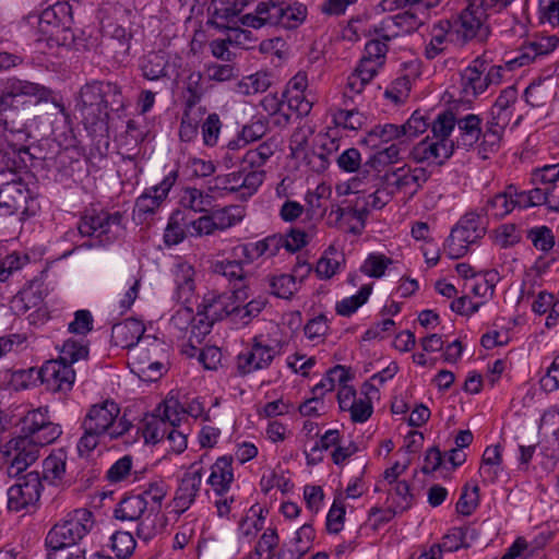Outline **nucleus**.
Segmentation results:
<instances>
[{
    "mask_svg": "<svg viewBox=\"0 0 559 559\" xmlns=\"http://www.w3.org/2000/svg\"><path fill=\"white\" fill-rule=\"evenodd\" d=\"M16 162L9 152L0 151V215H34L37 203L24 180L15 173Z\"/></svg>",
    "mask_w": 559,
    "mask_h": 559,
    "instance_id": "1",
    "label": "nucleus"
},
{
    "mask_svg": "<svg viewBox=\"0 0 559 559\" xmlns=\"http://www.w3.org/2000/svg\"><path fill=\"white\" fill-rule=\"evenodd\" d=\"M352 379L350 371L344 366H335L314 385V392L321 394L338 388L337 402L341 411L347 412L354 423H366L373 413L370 401L357 396L356 390L348 384Z\"/></svg>",
    "mask_w": 559,
    "mask_h": 559,
    "instance_id": "2",
    "label": "nucleus"
},
{
    "mask_svg": "<svg viewBox=\"0 0 559 559\" xmlns=\"http://www.w3.org/2000/svg\"><path fill=\"white\" fill-rule=\"evenodd\" d=\"M249 298L246 287L235 289L233 293L206 294L201 304L199 324L192 326V334L199 338L200 335L210 333L212 324L230 314L236 316L237 300L246 301Z\"/></svg>",
    "mask_w": 559,
    "mask_h": 559,
    "instance_id": "3",
    "label": "nucleus"
},
{
    "mask_svg": "<svg viewBox=\"0 0 559 559\" xmlns=\"http://www.w3.org/2000/svg\"><path fill=\"white\" fill-rule=\"evenodd\" d=\"M92 526V512L87 509H76L49 530L45 544L53 551L72 547L90 532Z\"/></svg>",
    "mask_w": 559,
    "mask_h": 559,
    "instance_id": "4",
    "label": "nucleus"
},
{
    "mask_svg": "<svg viewBox=\"0 0 559 559\" xmlns=\"http://www.w3.org/2000/svg\"><path fill=\"white\" fill-rule=\"evenodd\" d=\"M28 19L37 20L41 39L47 40L49 46H67L72 43V10L68 2L58 1L45 9L38 17Z\"/></svg>",
    "mask_w": 559,
    "mask_h": 559,
    "instance_id": "5",
    "label": "nucleus"
},
{
    "mask_svg": "<svg viewBox=\"0 0 559 559\" xmlns=\"http://www.w3.org/2000/svg\"><path fill=\"white\" fill-rule=\"evenodd\" d=\"M109 440H116L128 433L131 423L121 416L120 406L112 400H104L91 405L82 420Z\"/></svg>",
    "mask_w": 559,
    "mask_h": 559,
    "instance_id": "6",
    "label": "nucleus"
},
{
    "mask_svg": "<svg viewBox=\"0 0 559 559\" xmlns=\"http://www.w3.org/2000/svg\"><path fill=\"white\" fill-rule=\"evenodd\" d=\"M165 358V344L150 335L129 352L131 370L145 381H154L162 376Z\"/></svg>",
    "mask_w": 559,
    "mask_h": 559,
    "instance_id": "7",
    "label": "nucleus"
},
{
    "mask_svg": "<svg viewBox=\"0 0 559 559\" xmlns=\"http://www.w3.org/2000/svg\"><path fill=\"white\" fill-rule=\"evenodd\" d=\"M516 99L518 91L515 87L510 86L500 93L493 104L481 143L488 146L490 151H493L499 145L503 132L512 119L513 106Z\"/></svg>",
    "mask_w": 559,
    "mask_h": 559,
    "instance_id": "8",
    "label": "nucleus"
},
{
    "mask_svg": "<svg viewBox=\"0 0 559 559\" xmlns=\"http://www.w3.org/2000/svg\"><path fill=\"white\" fill-rule=\"evenodd\" d=\"M107 92L119 93L118 87L110 83L92 82L81 88L76 107L86 126L95 127L98 122L106 120L108 105L105 94Z\"/></svg>",
    "mask_w": 559,
    "mask_h": 559,
    "instance_id": "9",
    "label": "nucleus"
},
{
    "mask_svg": "<svg viewBox=\"0 0 559 559\" xmlns=\"http://www.w3.org/2000/svg\"><path fill=\"white\" fill-rule=\"evenodd\" d=\"M17 114L11 96L3 91L0 93V145L7 146L12 154L27 151L29 133L23 123L16 122L13 116Z\"/></svg>",
    "mask_w": 559,
    "mask_h": 559,
    "instance_id": "10",
    "label": "nucleus"
},
{
    "mask_svg": "<svg viewBox=\"0 0 559 559\" xmlns=\"http://www.w3.org/2000/svg\"><path fill=\"white\" fill-rule=\"evenodd\" d=\"M536 186L530 190L532 206L546 205L559 212V165H546L532 173Z\"/></svg>",
    "mask_w": 559,
    "mask_h": 559,
    "instance_id": "11",
    "label": "nucleus"
},
{
    "mask_svg": "<svg viewBox=\"0 0 559 559\" xmlns=\"http://www.w3.org/2000/svg\"><path fill=\"white\" fill-rule=\"evenodd\" d=\"M485 235V228L475 213L464 215L452 229L447 241V250L452 258L466 254L471 245L476 243Z\"/></svg>",
    "mask_w": 559,
    "mask_h": 559,
    "instance_id": "12",
    "label": "nucleus"
},
{
    "mask_svg": "<svg viewBox=\"0 0 559 559\" xmlns=\"http://www.w3.org/2000/svg\"><path fill=\"white\" fill-rule=\"evenodd\" d=\"M202 462L203 457H200L199 461L193 462L185 472L168 506L171 513L179 516L194 503L202 485Z\"/></svg>",
    "mask_w": 559,
    "mask_h": 559,
    "instance_id": "13",
    "label": "nucleus"
},
{
    "mask_svg": "<svg viewBox=\"0 0 559 559\" xmlns=\"http://www.w3.org/2000/svg\"><path fill=\"white\" fill-rule=\"evenodd\" d=\"M278 354L277 346L264 335L254 336L250 347L237 356V367L240 373L248 374L267 368Z\"/></svg>",
    "mask_w": 559,
    "mask_h": 559,
    "instance_id": "14",
    "label": "nucleus"
},
{
    "mask_svg": "<svg viewBox=\"0 0 559 559\" xmlns=\"http://www.w3.org/2000/svg\"><path fill=\"white\" fill-rule=\"evenodd\" d=\"M428 180V173L423 167L404 165L384 175L386 189L394 194H403L407 199L418 192Z\"/></svg>",
    "mask_w": 559,
    "mask_h": 559,
    "instance_id": "15",
    "label": "nucleus"
},
{
    "mask_svg": "<svg viewBox=\"0 0 559 559\" xmlns=\"http://www.w3.org/2000/svg\"><path fill=\"white\" fill-rule=\"evenodd\" d=\"M515 0H468V8L463 13L462 25L467 35L484 34L486 20L490 14H498Z\"/></svg>",
    "mask_w": 559,
    "mask_h": 559,
    "instance_id": "16",
    "label": "nucleus"
},
{
    "mask_svg": "<svg viewBox=\"0 0 559 559\" xmlns=\"http://www.w3.org/2000/svg\"><path fill=\"white\" fill-rule=\"evenodd\" d=\"M22 430L23 436L32 437L41 445L52 443L62 433L61 427L49 419L47 407L28 412L22 420Z\"/></svg>",
    "mask_w": 559,
    "mask_h": 559,
    "instance_id": "17",
    "label": "nucleus"
},
{
    "mask_svg": "<svg viewBox=\"0 0 559 559\" xmlns=\"http://www.w3.org/2000/svg\"><path fill=\"white\" fill-rule=\"evenodd\" d=\"M41 492V481L37 473H28L19 478L8 489V508L20 512L36 504Z\"/></svg>",
    "mask_w": 559,
    "mask_h": 559,
    "instance_id": "18",
    "label": "nucleus"
},
{
    "mask_svg": "<svg viewBox=\"0 0 559 559\" xmlns=\"http://www.w3.org/2000/svg\"><path fill=\"white\" fill-rule=\"evenodd\" d=\"M532 206L530 190H520L511 185L502 192L488 199L485 211L488 216L502 218L515 209H527Z\"/></svg>",
    "mask_w": 559,
    "mask_h": 559,
    "instance_id": "19",
    "label": "nucleus"
},
{
    "mask_svg": "<svg viewBox=\"0 0 559 559\" xmlns=\"http://www.w3.org/2000/svg\"><path fill=\"white\" fill-rule=\"evenodd\" d=\"M41 447L35 439L26 436H19L8 441L4 449L10 460L11 471L15 474L25 471L36 462Z\"/></svg>",
    "mask_w": 559,
    "mask_h": 559,
    "instance_id": "20",
    "label": "nucleus"
},
{
    "mask_svg": "<svg viewBox=\"0 0 559 559\" xmlns=\"http://www.w3.org/2000/svg\"><path fill=\"white\" fill-rule=\"evenodd\" d=\"M12 308L17 313H28V321L32 324L40 325L49 319V311L44 304L43 294L38 287L28 286L23 288L12 300Z\"/></svg>",
    "mask_w": 559,
    "mask_h": 559,
    "instance_id": "21",
    "label": "nucleus"
},
{
    "mask_svg": "<svg viewBox=\"0 0 559 559\" xmlns=\"http://www.w3.org/2000/svg\"><path fill=\"white\" fill-rule=\"evenodd\" d=\"M454 151L452 140H443L433 135L418 142L412 150V156L419 163L441 165L449 159Z\"/></svg>",
    "mask_w": 559,
    "mask_h": 559,
    "instance_id": "22",
    "label": "nucleus"
},
{
    "mask_svg": "<svg viewBox=\"0 0 559 559\" xmlns=\"http://www.w3.org/2000/svg\"><path fill=\"white\" fill-rule=\"evenodd\" d=\"M39 376L46 388L53 392L70 391L75 381V372L71 365L59 358L46 361Z\"/></svg>",
    "mask_w": 559,
    "mask_h": 559,
    "instance_id": "23",
    "label": "nucleus"
},
{
    "mask_svg": "<svg viewBox=\"0 0 559 559\" xmlns=\"http://www.w3.org/2000/svg\"><path fill=\"white\" fill-rule=\"evenodd\" d=\"M7 95L11 96V100L14 103L19 96L35 97L37 103L51 102L55 108L62 115H66V108L63 104L56 97L53 92L40 84L28 82V81H13L3 91Z\"/></svg>",
    "mask_w": 559,
    "mask_h": 559,
    "instance_id": "24",
    "label": "nucleus"
},
{
    "mask_svg": "<svg viewBox=\"0 0 559 559\" xmlns=\"http://www.w3.org/2000/svg\"><path fill=\"white\" fill-rule=\"evenodd\" d=\"M235 481L233 457L222 455L210 467V475L206 484L218 497L227 496Z\"/></svg>",
    "mask_w": 559,
    "mask_h": 559,
    "instance_id": "25",
    "label": "nucleus"
},
{
    "mask_svg": "<svg viewBox=\"0 0 559 559\" xmlns=\"http://www.w3.org/2000/svg\"><path fill=\"white\" fill-rule=\"evenodd\" d=\"M311 272L309 263L300 262L294 269V274H276L269 278L271 293L280 298H290L299 288V283Z\"/></svg>",
    "mask_w": 559,
    "mask_h": 559,
    "instance_id": "26",
    "label": "nucleus"
},
{
    "mask_svg": "<svg viewBox=\"0 0 559 559\" xmlns=\"http://www.w3.org/2000/svg\"><path fill=\"white\" fill-rule=\"evenodd\" d=\"M173 281L175 284L174 296L182 302H189L194 296L195 290V269L192 264L183 260H176L171 267Z\"/></svg>",
    "mask_w": 559,
    "mask_h": 559,
    "instance_id": "27",
    "label": "nucleus"
},
{
    "mask_svg": "<svg viewBox=\"0 0 559 559\" xmlns=\"http://www.w3.org/2000/svg\"><path fill=\"white\" fill-rule=\"evenodd\" d=\"M486 71L487 61L483 58H476L462 71L461 90L464 98H474L487 90Z\"/></svg>",
    "mask_w": 559,
    "mask_h": 559,
    "instance_id": "28",
    "label": "nucleus"
},
{
    "mask_svg": "<svg viewBox=\"0 0 559 559\" xmlns=\"http://www.w3.org/2000/svg\"><path fill=\"white\" fill-rule=\"evenodd\" d=\"M177 180V173L170 171L156 186L143 192L135 202V209L139 213H154L167 198L170 189Z\"/></svg>",
    "mask_w": 559,
    "mask_h": 559,
    "instance_id": "29",
    "label": "nucleus"
},
{
    "mask_svg": "<svg viewBox=\"0 0 559 559\" xmlns=\"http://www.w3.org/2000/svg\"><path fill=\"white\" fill-rule=\"evenodd\" d=\"M281 13V1L265 0L259 2L253 12L245 14L241 17V22L243 25L252 28L278 26Z\"/></svg>",
    "mask_w": 559,
    "mask_h": 559,
    "instance_id": "30",
    "label": "nucleus"
},
{
    "mask_svg": "<svg viewBox=\"0 0 559 559\" xmlns=\"http://www.w3.org/2000/svg\"><path fill=\"white\" fill-rule=\"evenodd\" d=\"M382 68V66L372 60L361 58L358 66L347 78L345 94L350 97L361 94Z\"/></svg>",
    "mask_w": 559,
    "mask_h": 559,
    "instance_id": "31",
    "label": "nucleus"
},
{
    "mask_svg": "<svg viewBox=\"0 0 559 559\" xmlns=\"http://www.w3.org/2000/svg\"><path fill=\"white\" fill-rule=\"evenodd\" d=\"M280 249L278 240L275 237H267L255 242L241 243L233 248L231 255L236 259H243L246 263L253 262L259 258H271Z\"/></svg>",
    "mask_w": 559,
    "mask_h": 559,
    "instance_id": "32",
    "label": "nucleus"
},
{
    "mask_svg": "<svg viewBox=\"0 0 559 559\" xmlns=\"http://www.w3.org/2000/svg\"><path fill=\"white\" fill-rule=\"evenodd\" d=\"M145 326L142 321L129 318L114 325L111 337L116 346L128 348L129 350L140 344L145 336Z\"/></svg>",
    "mask_w": 559,
    "mask_h": 559,
    "instance_id": "33",
    "label": "nucleus"
},
{
    "mask_svg": "<svg viewBox=\"0 0 559 559\" xmlns=\"http://www.w3.org/2000/svg\"><path fill=\"white\" fill-rule=\"evenodd\" d=\"M267 514L269 510L266 508L253 504L238 523V539L246 540L248 543L254 540L258 534L264 528Z\"/></svg>",
    "mask_w": 559,
    "mask_h": 559,
    "instance_id": "34",
    "label": "nucleus"
},
{
    "mask_svg": "<svg viewBox=\"0 0 559 559\" xmlns=\"http://www.w3.org/2000/svg\"><path fill=\"white\" fill-rule=\"evenodd\" d=\"M559 46V37L551 35L531 43L518 57L507 61L510 70L530 64L537 56L547 55Z\"/></svg>",
    "mask_w": 559,
    "mask_h": 559,
    "instance_id": "35",
    "label": "nucleus"
},
{
    "mask_svg": "<svg viewBox=\"0 0 559 559\" xmlns=\"http://www.w3.org/2000/svg\"><path fill=\"white\" fill-rule=\"evenodd\" d=\"M502 448L499 444L489 445L485 449L478 474L484 484L496 483L503 472Z\"/></svg>",
    "mask_w": 559,
    "mask_h": 559,
    "instance_id": "36",
    "label": "nucleus"
},
{
    "mask_svg": "<svg viewBox=\"0 0 559 559\" xmlns=\"http://www.w3.org/2000/svg\"><path fill=\"white\" fill-rule=\"evenodd\" d=\"M344 252L331 245L318 260L316 273L321 280H330L345 267Z\"/></svg>",
    "mask_w": 559,
    "mask_h": 559,
    "instance_id": "37",
    "label": "nucleus"
},
{
    "mask_svg": "<svg viewBox=\"0 0 559 559\" xmlns=\"http://www.w3.org/2000/svg\"><path fill=\"white\" fill-rule=\"evenodd\" d=\"M382 491L386 492L385 502L400 514L409 510L414 504V495L408 481L388 485L386 487H382Z\"/></svg>",
    "mask_w": 559,
    "mask_h": 559,
    "instance_id": "38",
    "label": "nucleus"
},
{
    "mask_svg": "<svg viewBox=\"0 0 559 559\" xmlns=\"http://www.w3.org/2000/svg\"><path fill=\"white\" fill-rule=\"evenodd\" d=\"M111 224H118V217L110 216L106 212H99L84 216L79 225V230L83 236L99 237L110 230Z\"/></svg>",
    "mask_w": 559,
    "mask_h": 559,
    "instance_id": "39",
    "label": "nucleus"
},
{
    "mask_svg": "<svg viewBox=\"0 0 559 559\" xmlns=\"http://www.w3.org/2000/svg\"><path fill=\"white\" fill-rule=\"evenodd\" d=\"M372 290L373 284H361L356 294L348 297H344L343 299L336 301L334 308L336 314L345 318L352 317L354 313L358 311L359 308L367 304L370 295L372 294Z\"/></svg>",
    "mask_w": 559,
    "mask_h": 559,
    "instance_id": "40",
    "label": "nucleus"
},
{
    "mask_svg": "<svg viewBox=\"0 0 559 559\" xmlns=\"http://www.w3.org/2000/svg\"><path fill=\"white\" fill-rule=\"evenodd\" d=\"M147 502L139 495L127 496L116 506L114 514L119 521L134 522L148 510Z\"/></svg>",
    "mask_w": 559,
    "mask_h": 559,
    "instance_id": "41",
    "label": "nucleus"
},
{
    "mask_svg": "<svg viewBox=\"0 0 559 559\" xmlns=\"http://www.w3.org/2000/svg\"><path fill=\"white\" fill-rule=\"evenodd\" d=\"M260 105L274 124L285 127L289 123L290 112L287 110L286 103L277 94L265 95Z\"/></svg>",
    "mask_w": 559,
    "mask_h": 559,
    "instance_id": "42",
    "label": "nucleus"
},
{
    "mask_svg": "<svg viewBox=\"0 0 559 559\" xmlns=\"http://www.w3.org/2000/svg\"><path fill=\"white\" fill-rule=\"evenodd\" d=\"M457 145L464 147H472L476 144L481 135L480 118L476 115L469 114L465 117L457 119Z\"/></svg>",
    "mask_w": 559,
    "mask_h": 559,
    "instance_id": "43",
    "label": "nucleus"
},
{
    "mask_svg": "<svg viewBox=\"0 0 559 559\" xmlns=\"http://www.w3.org/2000/svg\"><path fill=\"white\" fill-rule=\"evenodd\" d=\"M450 29L451 23L449 21H440L432 26L430 38L425 49L427 58H436L448 47L450 41Z\"/></svg>",
    "mask_w": 559,
    "mask_h": 559,
    "instance_id": "44",
    "label": "nucleus"
},
{
    "mask_svg": "<svg viewBox=\"0 0 559 559\" xmlns=\"http://www.w3.org/2000/svg\"><path fill=\"white\" fill-rule=\"evenodd\" d=\"M496 280L497 274L493 272L477 274V276H473L471 282H467V292L473 298L477 301H481V305H484L493 295Z\"/></svg>",
    "mask_w": 559,
    "mask_h": 559,
    "instance_id": "45",
    "label": "nucleus"
},
{
    "mask_svg": "<svg viewBox=\"0 0 559 559\" xmlns=\"http://www.w3.org/2000/svg\"><path fill=\"white\" fill-rule=\"evenodd\" d=\"M475 530L471 527H453L442 538V543L438 545L443 551H456L463 547H469L475 539Z\"/></svg>",
    "mask_w": 559,
    "mask_h": 559,
    "instance_id": "46",
    "label": "nucleus"
},
{
    "mask_svg": "<svg viewBox=\"0 0 559 559\" xmlns=\"http://www.w3.org/2000/svg\"><path fill=\"white\" fill-rule=\"evenodd\" d=\"M214 197L198 188L187 187L181 191L180 204L195 213H205L212 205Z\"/></svg>",
    "mask_w": 559,
    "mask_h": 559,
    "instance_id": "47",
    "label": "nucleus"
},
{
    "mask_svg": "<svg viewBox=\"0 0 559 559\" xmlns=\"http://www.w3.org/2000/svg\"><path fill=\"white\" fill-rule=\"evenodd\" d=\"M331 195L332 188L325 182H321L313 190H309L305 195L309 212L313 216H323L328 210Z\"/></svg>",
    "mask_w": 559,
    "mask_h": 559,
    "instance_id": "48",
    "label": "nucleus"
},
{
    "mask_svg": "<svg viewBox=\"0 0 559 559\" xmlns=\"http://www.w3.org/2000/svg\"><path fill=\"white\" fill-rule=\"evenodd\" d=\"M188 230L192 237L211 236L216 233L225 231L219 218L214 211L205 212V214L188 223Z\"/></svg>",
    "mask_w": 559,
    "mask_h": 559,
    "instance_id": "49",
    "label": "nucleus"
},
{
    "mask_svg": "<svg viewBox=\"0 0 559 559\" xmlns=\"http://www.w3.org/2000/svg\"><path fill=\"white\" fill-rule=\"evenodd\" d=\"M67 454L62 450L53 451L43 462V477L50 484H59L66 474Z\"/></svg>",
    "mask_w": 559,
    "mask_h": 559,
    "instance_id": "50",
    "label": "nucleus"
},
{
    "mask_svg": "<svg viewBox=\"0 0 559 559\" xmlns=\"http://www.w3.org/2000/svg\"><path fill=\"white\" fill-rule=\"evenodd\" d=\"M400 131L396 124L386 123L382 126H376L372 128L364 138L362 143L370 148H380L381 146L389 144L390 142L399 141Z\"/></svg>",
    "mask_w": 559,
    "mask_h": 559,
    "instance_id": "51",
    "label": "nucleus"
},
{
    "mask_svg": "<svg viewBox=\"0 0 559 559\" xmlns=\"http://www.w3.org/2000/svg\"><path fill=\"white\" fill-rule=\"evenodd\" d=\"M316 530L310 522L299 526L288 539L289 550L304 557L313 546Z\"/></svg>",
    "mask_w": 559,
    "mask_h": 559,
    "instance_id": "52",
    "label": "nucleus"
},
{
    "mask_svg": "<svg viewBox=\"0 0 559 559\" xmlns=\"http://www.w3.org/2000/svg\"><path fill=\"white\" fill-rule=\"evenodd\" d=\"M417 25L416 17L407 12L389 16L381 22L382 36L385 39L396 37L400 31L407 32Z\"/></svg>",
    "mask_w": 559,
    "mask_h": 559,
    "instance_id": "53",
    "label": "nucleus"
},
{
    "mask_svg": "<svg viewBox=\"0 0 559 559\" xmlns=\"http://www.w3.org/2000/svg\"><path fill=\"white\" fill-rule=\"evenodd\" d=\"M282 13L278 26L287 29H294L300 26L307 17V8L299 2L281 1Z\"/></svg>",
    "mask_w": 559,
    "mask_h": 559,
    "instance_id": "54",
    "label": "nucleus"
},
{
    "mask_svg": "<svg viewBox=\"0 0 559 559\" xmlns=\"http://www.w3.org/2000/svg\"><path fill=\"white\" fill-rule=\"evenodd\" d=\"M138 522L136 535L145 542L153 539L164 527L162 516L153 508H150Z\"/></svg>",
    "mask_w": 559,
    "mask_h": 559,
    "instance_id": "55",
    "label": "nucleus"
},
{
    "mask_svg": "<svg viewBox=\"0 0 559 559\" xmlns=\"http://www.w3.org/2000/svg\"><path fill=\"white\" fill-rule=\"evenodd\" d=\"M393 264V260L380 252H371L361 263L359 271L371 278H381Z\"/></svg>",
    "mask_w": 559,
    "mask_h": 559,
    "instance_id": "56",
    "label": "nucleus"
},
{
    "mask_svg": "<svg viewBox=\"0 0 559 559\" xmlns=\"http://www.w3.org/2000/svg\"><path fill=\"white\" fill-rule=\"evenodd\" d=\"M271 85V75L265 71H258L243 76L236 86V92L241 95H252L266 91Z\"/></svg>",
    "mask_w": 559,
    "mask_h": 559,
    "instance_id": "57",
    "label": "nucleus"
},
{
    "mask_svg": "<svg viewBox=\"0 0 559 559\" xmlns=\"http://www.w3.org/2000/svg\"><path fill=\"white\" fill-rule=\"evenodd\" d=\"M260 487L264 493L275 488L282 493H288L293 490L294 483L283 469H271L262 475Z\"/></svg>",
    "mask_w": 559,
    "mask_h": 559,
    "instance_id": "58",
    "label": "nucleus"
},
{
    "mask_svg": "<svg viewBox=\"0 0 559 559\" xmlns=\"http://www.w3.org/2000/svg\"><path fill=\"white\" fill-rule=\"evenodd\" d=\"M346 506L342 497L334 498L325 518V530L329 534H338L344 530Z\"/></svg>",
    "mask_w": 559,
    "mask_h": 559,
    "instance_id": "59",
    "label": "nucleus"
},
{
    "mask_svg": "<svg viewBox=\"0 0 559 559\" xmlns=\"http://www.w3.org/2000/svg\"><path fill=\"white\" fill-rule=\"evenodd\" d=\"M490 238L496 246L500 248H510L521 241L522 235L515 224L506 223L491 230Z\"/></svg>",
    "mask_w": 559,
    "mask_h": 559,
    "instance_id": "60",
    "label": "nucleus"
},
{
    "mask_svg": "<svg viewBox=\"0 0 559 559\" xmlns=\"http://www.w3.org/2000/svg\"><path fill=\"white\" fill-rule=\"evenodd\" d=\"M343 437L337 429L326 430L320 438V440L310 449L307 453L308 462H317L322 460V451L334 450L336 445L342 441Z\"/></svg>",
    "mask_w": 559,
    "mask_h": 559,
    "instance_id": "61",
    "label": "nucleus"
},
{
    "mask_svg": "<svg viewBox=\"0 0 559 559\" xmlns=\"http://www.w3.org/2000/svg\"><path fill=\"white\" fill-rule=\"evenodd\" d=\"M240 171L216 176L209 185V191L223 197L240 190Z\"/></svg>",
    "mask_w": 559,
    "mask_h": 559,
    "instance_id": "62",
    "label": "nucleus"
},
{
    "mask_svg": "<svg viewBox=\"0 0 559 559\" xmlns=\"http://www.w3.org/2000/svg\"><path fill=\"white\" fill-rule=\"evenodd\" d=\"M87 355L88 348L83 341L69 338L63 342L59 349L58 358L72 366L74 362L85 359Z\"/></svg>",
    "mask_w": 559,
    "mask_h": 559,
    "instance_id": "63",
    "label": "nucleus"
},
{
    "mask_svg": "<svg viewBox=\"0 0 559 559\" xmlns=\"http://www.w3.org/2000/svg\"><path fill=\"white\" fill-rule=\"evenodd\" d=\"M479 503V487L475 483L466 484L456 502V511L462 515H471Z\"/></svg>",
    "mask_w": 559,
    "mask_h": 559,
    "instance_id": "64",
    "label": "nucleus"
}]
</instances>
